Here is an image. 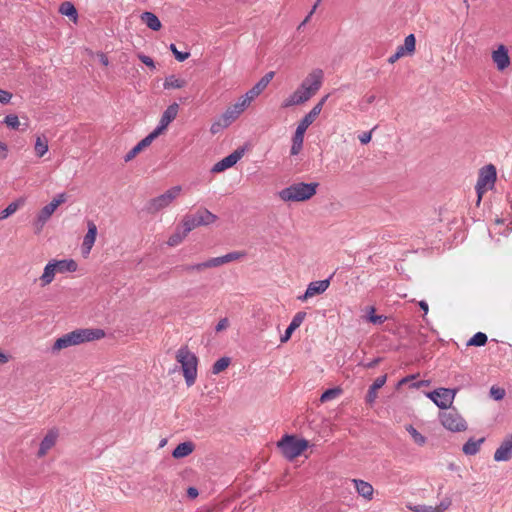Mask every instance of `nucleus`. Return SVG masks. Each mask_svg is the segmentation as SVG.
I'll list each match as a JSON object with an SVG mask.
<instances>
[{"instance_id":"f257e3e1","label":"nucleus","mask_w":512,"mask_h":512,"mask_svg":"<svg viewBox=\"0 0 512 512\" xmlns=\"http://www.w3.org/2000/svg\"><path fill=\"white\" fill-rule=\"evenodd\" d=\"M329 95H325L321 100L307 113L298 123L296 131L292 137L291 155H298L303 147L304 134L308 127L316 120L321 113L323 105L327 101Z\"/></svg>"},{"instance_id":"f03ea898","label":"nucleus","mask_w":512,"mask_h":512,"mask_svg":"<svg viewBox=\"0 0 512 512\" xmlns=\"http://www.w3.org/2000/svg\"><path fill=\"white\" fill-rule=\"evenodd\" d=\"M319 183H293L290 186L279 191V197L284 202H303L312 198L316 192Z\"/></svg>"},{"instance_id":"7ed1b4c3","label":"nucleus","mask_w":512,"mask_h":512,"mask_svg":"<svg viewBox=\"0 0 512 512\" xmlns=\"http://www.w3.org/2000/svg\"><path fill=\"white\" fill-rule=\"evenodd\" d=\"M176 361L181 364L186 385L192 386L197 378L198 358L188 346H181L175 355Z\"/></svg>"},{"instance_id":"20e7f679","label":"nucleus","mask_w":512,"mask_h":512,"mask_svg":"<svg viewBox=\"0 0 512 512\" xmlns=\"http://www.w3.org/2000/svg\"><path fill=\"white\" fill-rule=\"evenodd\" d=\"M309 442L305 439H298L294 435H284L277 446L281 453L288 460H293L308 447Z\"/></svg>"},{"instance_id":"39448f33","label":"nucleus","mask_w":512,"mask_h":512,"mask_svg":"<svg viewBox=\"0 0 512 512\" xmlns=\"http://www.w3.org/2000/svg\"><path fill=\"white\" fill-rule=\"evenodd\" d=\"M181 186H173L165 193L150 199L144 207V210L149 214H156L161 210L170 206V204L180 195Z\"/></svg>"},{"instance_id":"423d86ee","label":"nucleus","mask_w":512,"mask_h":512,"mask_svg":"<svg viewBox=\"0 0 512 512\" xmlns=\"http://www.w3.org/2000/svg\"><path fill=\"white\" fill-rule=\"evenodd\" d=\"M439 420L444 428L451 432H463L467 430V422L454 407L440 412Z\"/></svg>"},{"instance_id":"0eeeda50","label":"nucleus","mask_w":512,"mask_h":512,"mask_svg":"<svg viewBox=\"0 0 512 512\" xmlns=\"http://www.w3.org/2000/svg\"><path fill=\"white\" fill-rule=\"evenodd\" d=\"M456 393L457 389L438 388L429 392L427 396L435 403L437 407L442 410H447L451 408Z\"/></svg>"},{"instance_id":"6e6552de","label":"nucleus","mask_w":512,"mask_h":512,"mask_svg":"<svg viewBox=\"0 0 512 512\" xmlns=\"http://www.w3.org/2000/svg\"><path fill=\"white\" fill-rule=\"evenodd\" d=\"M75 345H79L85 342L99 340L105 337L103 329L99 328H82L76 329L70 332Z\"/></svg>"},{"instance_id":"1a4fd4ad","label":"nucleus","mask_w":512,"mask_h":512,"mask_svg":"<svg viewBox=\"0 0 512 512\" xmlns=\"http://www.w3.org/2000/svg\"><path fill=\"white\" fill-rule=\"evenodd\" d=\"M323 71L321 69H314L307 77L301 82L300 88L308 93L309 97L314 96L322 86Z\"/></svg>"},{"instance_id":"9d476101","label":"nucleus","mask_w":512,"mask_h":512,"mask_svg":"<svg viewBox=\"0 0 512 512\" xmlns=\"http://www.w3.org/2000/svg\"><path fill=\"white\" fill-rule=\"evenodd\" d=\"M496 180V169L493 165H487L481 169L479 178L476 184V191L478 194V202L481 200L482 193L488 186H492Z\"/></svg>"},{"instance_id":"9b49d317","label":"nucleus","mask_w":512,"mask_h":512,"mask_svg":"<svg viewBox=\"0 0 512 512\" xmlns=\"http://www.w3.org/2000/svg\"><path fill=\"white\" fill-rule=\"evenodd\" d=\"M178 111L179 105L177 103L170 104L163 112L158 126L152 131V133L158 137L177 117Z\"/></svg>"},{"instance_id":"f8f14e48","label":"nucleus","mask_w":512,"mask_h":512,"mask_svg":"<svg viewBox=\"0 0 512 512\" xmlns=\"http://www.w3.org/2000/svg\"><path fill=\"white\" fill-rule=\"evenodd\" d=\"M244 149H237L222 160L215 163L211 169L212 173H220L232 166H234L243 156Z\"/></svg>"},{"instance_id":"ddd939ff","label":"nucleus","mask_w":512,"mask_h":512,"mask_svg":"<svg viewBox=\"0 0 512 512\" xmlns=\"http://www.w3.org/2000/svg\"><path fill=\"white\" fill-rule=\"evenodd\" d=\"M332 276L333 275L325 280L313 281L309 283L305 293L302 296H299L298 299L300 301H306L308 298L324 293L330 285Z\"/></svg>"},{"instance_id":"4468645a","label":"nucleus","mask_w":512,"mask_h":512,"mask_svg":"<svg viewBox=\"0 0 512 512\" xmlns=\"http://www.w3.org/2000/svg\"><path fill=\"white\" fill-rule=\"evenodd\" d=\"M496 462H506L512 459V434L505 437L494 453Z\"/></svg>"},{"instance_id":"2eb2a0df","label":"nucleus","mask_w":512,"mask_h":512,"mask_svg":"<svg viewBox=\"0 0 512 512\" xmlns=\"http://www.w3.org/2000/svg\"><path fill=\"white\" fill-rule=\"evenodd\" d=\"M311 97L303 89L298 87L291 95L283 100L281 107L286 109L292 106L301 105L307 102Z\"/></svg>"},{"instance_id":"dca6fc26","label":"nucleus","mask_w":512,"mask_h":512,"mask_svg":"<svg viewBox=\"0 0 512 512\" xmlns=\"http://www.w3.org/2000/svg\"><path fill=\"white\" fill-rule=\"evenodd\" d=\"M58 430L53 428L50 429L40 443L37 456L39 458L44 457L47 452L56 444L58 438Z\"/></svg>"},{"instance_id":"f3484780","label":"nucleus","mask_w":512,"mask_h":512,"mask_svg":"<svg viewBox=\"0 0 512 512\" xmlns=\"http://www.w3.org/2000/svg\"><path fill=\"white\" fill-rule=\"evenodd\" d=\"M87 228L88 230L82 243V253L84 255L90 253L97 236V226L93 221H88Z\"/></svg>"},{"instance_id":"a211bd4d","label":"nucleus","mask_w":512,"mask_h":512,"mask_svg":"<svg viewBox=\"0 0 512 512\" xmlns=\"http://www.w3.org/2000/svg\"><path fill=\"white\" fill-rule=\"evenodd\" d=\"M492 59L496 64L498 70L503 71L510 64V58L508 55V50L504 45H500L497 50L493 51Z\"/></svg>"},{"instance_id":"6ab92c4d","label":"nucleus","mask_w":512,"mask_h":512,"mask_svg":"<svg viewBox=\"0 0 512 512\" xmlns=\"http://www.w3.org/2000/svg\"><path fill=\"white\" fill-rule=\"evenodd\" d=\"M157 136L154 135V133L148 134L145 138H143L137 145H135L125 156L124 161L129 162L133 158L136 157L137 154H139L142 150L147 148L151 145L154 139H156Z\"/></svg>"},{"instance_id":"aec40b11","label":"nucleus","mask_w":512,"mask_h":512,"mask_svg":"<svg viewBox=\"0 0 512 512\" xmlns=\"http://www.w3.org/2000/svg\"><path fill=\"white\" fill-rule=\"evenodd\" d=\"M351 481L354 484L356 492L359 496L368 501L373 499L374 488L369 482L361 479H352Z\"/></svg>"},{"instance_id":"412c9836","label":"nucleus","mask_w":512,"mask_h":512,"mask_svg":"<svg viewBox=\"0 0 512 512\" xmlns=\"http://www.w3.org/2000/svg\"><path fill=\"white\" fill-rule=\"evenodd\" d=\"M196 220V224L198 226H205L212 224L216 221L217 216L211 213L207 209H199L196 213L193 214Z\"/></svg>"},{"instance_id":"4be33fe9","label":"nucleus","mask_w":512,"mask_h":512,"mask_svg":"<svg viewBox=\"0 0 512 512\" xmlns=\"http://www.w3.org/2000/svg\"><path fill=\"white\" fill-rule=\"evenodd\" d=\"M484 442H485L484 437L479 438L477 440L474 439L473 437L469 438L467 440V442L463 445L462 451L465 455H468V456L476 455L480 451V447Z\"/></svg>"},{"instance_id":"5701e85b","label":"nucleus","mask_w":512,"mask_h":512,"mask_svg":"<svg viewBox=\"0 0 512 512\" xmlns=\"http://www.w3.org/2000/svg\"><path fill=\"white\" fill-rule=\"evenodd\" d=\"M387 380V375H382L377 377L373 384L369 387L368 393L366 395V401L368 403H373L377 398V390L382 388Z\"/></svg>"},{"instance_id":"b1692460","label":"nucleus","mask_w":512,"mask_h":512,"mask_svg":"<svg viewBox=\"0 0 512 512\" xmlns=\"http://www.w3.org/2000/svg\"><path fill=\"white\" fill-rule=\"evenodd\" d=\"M244 255L245 254L243 252L234 251L220 257L211 258L212 267H218L223 264L236 261L242 258Z\"/></svg>"},{"instance_id":"393cba45","label":"nucleus","mask_w":512,"mask_h":512,"mask_svg":"<svg viewBox=\"0 0 512 512\" xmlns=\"http://www.w3.org/2000/svg\"><path fill=\"white\" fill-rule=\"evenodd\" d=\"M58 273L75 272L77 263L73 259L53 260Z\"/></svg>"},{"instance_id":"a878e982","label":"nucleus","mask_w":512,"mask_h":512,"mask_svg":"<svg viewBox=\"0 0 512 512\" xmlns=\"http://www.w3.org/2000/svg\"><path fill=\"white\" fill-rule=\"evenodd\" d=\"M194 450V444L190 441L182 442L176 446L172 452V456L176 459L184 458L190 455Z\"/></svg>"},{"instance_id":"bb28decb","label":"nucleus","mask_w":512,"mask_h":512,"mask_svg":"<svg viewBox=\"0 0 512 512\" xmlns=\"http://www.w3.org/2000/svg\"><path fill=\"white\" fill-rule=\"evenodd\" d=\"M141 20L153 31H158L161 28V22L159 18L152 12H143L141 14Z\"/></svg>"},{"instance_id":"cd10ccee","label":"nucleus","mask_w":512,"mask_h":512,"mask_svg":"<svg viewBox=\"0 0 512 512\" xmlns=\"http://www.w3.org/2000/svg\"><path fill=\"white\" fill-rule=\"evenodd\" d=\"M56 273H57V269L54 265V262L50 261L49 263H47L44 268L43 274L40 277L41 286L44 287V286L50 284L54 280Z\"/></svg>"},{"instance_id":"c85d7f7f","label":"nucleus","mask_w":512,"mask_h":512,"mask_svg":"<svg viewBox=\"0 0 512 512\" xmlns=\"http://www.w3.org/2000/svg\"><path fill=\"white\" fill-rule=\"evenodd\" d=\"M187 84L186 80L177 78L174 75H170L165 78V81L163 83L164 89H180L185 87Z\"/></svg>"},{"instance_id":"c756f323","label":"nucleus","mask_w":512,"mask_h":512,"mask_svg":"<svg viewBox=\"0 0 512 512\" xmlns=\"http://www.w3.org/2000/svg\"><path fill=\"white\" fill-rule=\"evenodd\" d=\"M70 346H75V343L73 341V338L69 333L63 335L62 337L58 338L53 347H52V350L53 351H59L61 349H64V348H67V347H70Z\"/></svg>"},{"instance_id":"7c9ffc66","label":"nucleus","mask_w":512,"mask_h":512,"mask_svg":"<svg viewBox=\"0 0 512 512\" xmlns=\"http://www.w3.org/2000/svg\"><path fill=\"white\" fill-rule=\"evenodd\" d=\"M23 204V199H18L16 201L11 202L4 210L0 212V221L14 214Z\"/></svg>"},{"instance_id":"2f4dec72","label":"nucleus","mask_w":512,"mask_h":512,"mask_svg":"<svg viewBox=\"0 0 512 512\" xmlns=\"http://www.w3.org/2000/svg\"><path fill=\"white\" fill-rule=\"evenodd\" d=\"M208 268H213L211 259H208L207 261H204L202 263L185 264V265L180 266V269L185 272H192V271L201 272L204 269H208Z\"/></svg>"},{"instance_id":"473e14b6","label":"nucleus","mask_w":512,"mask_h":512,"mask_svg":"<svg viewBox=\"0 0 512 512\" xmlns=\"http://www.w3.org/2000/svg\"><path fill=\"white\" fill-rule=\"evenodd\" d=\"M56 208L53 207L51 203L45 205L37 216H39L40 228H43L47 220L51 217V215L55 212Z\"/></svg>"},{"instance_id":"72a5a7b5","label":"nucleus","mask_w":512,"mask_h":512,"mask_svg":"<svg viewBox=\"0 0 512 512\" xmlns=\"http://www.w3.org/2000/svg\"><path fill=\"white\" fill-rule=\"evenodd\" d=\"M35 153L38 157H43L48 151V141L45 136H38L35 142Z\"/></svg>"},{"instance_id":"f704fd0d","label":"nucleus","mask_w":512,"mask_h":512,"mask_svg":"<svg viewBox=\"0 0 512 512\" xmlns=\"http://www.w3.org/2000/svg\"><path fill=\"white\" fill-rule=\"evenodd\" d=\"M239 116L240 113L233 106H231L222 114L221 121L224 122V126H229Z\"/></svg>"},{"instance_id":"c9c22d12","label":"nucleus","mask_w":512,"mask_h":512,"mask_svg":"<svg viewBox=\"0 0 512 512\" xmlns=\"http://www.w3.org/2000/svg\"><path fill=\"white\" fill-rule=\"evenodd\" d=\"M59 12L73 20H76L78 16L77 10L71 2H63L59 8Z\"/></svg>"},{"instance_id":"e433bc0d","label":"nucleus","mask_w":512,"mask_h":512,"mask_svg":"<svg viewBox=\"0 0 512 512\" xmlns=\"http://www.w3.org/2000/svg\"><path fill=\"white\" fill-rule=\"evenodd\" d=\"M488 337L483 332L475 333L467 342V346L481 347L487 343Z\"/></svg>"},{"instance_id":"4c0bfd02","label":"nucleus","mask_w":512,"mask_h":512,"mask_svg":"<svg viewBox=\"0 0 512 512\" xmlns=\"http://www.w3.org/2000/svg\"><path fill=\"white\" fill-rule=\"evenodd\" d=\"M231 359L229 357H221L212 366V373L219 374L230 365Z\"/></svg>"},{"instance_id":"58836bf2","label":"nucleus","mask_w":512,"mask_h":512,"mask_svg":"<svg viewBox=\"0 0 512 512\" xmlns=\"http://www.w3.org/2000/svg\"><path fill=\"white\" fill-rule=\"evenodd\" d=\"M342 393V390L339 387L330 388L324 391L320 397V401L322 403L328 402L337 398Z\"/></svg>"},{"instance_id":"ea45409f","label":"nucleus","mask_w":512,"mask_h":512,"mask_svg":"<svg viewBox=\"0 0 512 512\" xmlns=\"http://www.w3.org/2000/svg\"><path fill=\"white\" fill-rule=\"evenodd\" d=\"M182 226H183V231H184V234H189V232H191L193 229H195L196 227H198V225L196 224V220H195V217L193 214L191 215H186L183 220H182Z\"/></svg>"},{"instance_id":"a19ab883","label":"nucleus","mask_w":512,"mask_h":512,"mask_svg":"<svg viewBox=\"0 0 512 512\" xmlns=\"http://www.w3.org/2000/svg\"><path fill=\"white\" fill-rule=\"evenodd\" d=\"M253 100L245 93L242 95L233 107L241 114L250 105Z\"/></svg>"},{"instance_id":"79ce46f5","label":"nucleus","mask_w":512,"mask_h":512,"mask_svg":"<svg viewBox=\"0 0 512 512\" xmlns=\"http://www.w3.org/2000/svg\"><path fill=\"white\" fill-rule=\"evenodd\" d=\"M266 87L267 86L264 85V82L259 80L250 90L246 92V94L250 97V99L254 100L266 89Z\"/></svg>"},{"instance_id":"37998d69","label":"nucleus","mask_w":512,"mask_h":512,"mask_svg":"<svg viewBox=\"0 0 512 512\" xmlns=\"http://www.w3.org/2000/svg\"><path fill=\"white\" fill-rule=\"evenodd\" d=\"M186 236H187V234H184V231L181 232V231L177 230L175 233H173L169 237L167 244L171 247L177 246L184 240V238Z\"/></svg>"},{"instance_id":"c03bdc74","label":"nucleus","mask_w":512,"mask_h":512,"mask_svg":"<svg viewBox=\"0 0 512 512\" xmlns=\"http://www.w3.org/2000/svg\"><path fill=\"white\" fill-rule=\"evenodd\" d=\"M407 430L416 444L422 446L426 443V437L418 432L413 426L410 425Z\"/></svg>"},{"instance_id":"a18cd8bd","label":"nucleus","mask_w":512,"mask_h":512,"mask_svg":"<svg viewBox=\"0 0 512 512\" xmlns=\"http://www.w3.org/2000/svg\"><path fill=\"white\" fill-rule=\"evenodd\" d=\"M415 45H416V38H415L414 34H409L408 36L405 37L403 46H404V49L406 51H408L409 55L414 53Z\"/></svg>"},{"instance_id":"49530a36","label":"nucleus","mask_w":512,"mask_h":512,"mask_svg":"<svg viewBox=\"0 0 512 512\" xmlns=\"http://www.w3.org/2000/svg\"><path fill=\"white\" fill-rule=\"evenodd\" d=\"M305 318H306V312H303V311L297 312L289 324L290 328L296 330L298 327H300V325L303 323Z\"/></svg>"},{"instance_id":"de8ad7c7","label":"nucleus","mask_w":512,"mask_h":512,"mask_svg":"<svg viewBox=\"0 0 512 512\" xmlns=\"http://www.w3.org/2000/svg\"><path fill=\"white\" fill-rule=\"evenodd\" d=\"M4 123L9 127V128H12V129H19V126H20V122H19V118L17 115L15 114H9L7 115L5 118H4Z\"/></svg>"},{"instance_id":"09e8293b","label":"nucleus","mask_w":512,"mask_h":512,"mask_svg":"<svg viewBox=\"0 0 512 512\" xmlns=\"http://www.w3.org/2000/svg\"><path fill=\"white\" fill-rule=\"evenodd\" d=\"M169 49L171 50V52L173 53V55L175 56V58L179 61V62H183L185 61L186 59L189 58L190 56V53L189 52H181V51H178L177 47L175 44H170L169 46Z\"/></svg>"},{"instance_id":"8fccbe9b","label":"nucleus","mask_w":512,"mask_h":512,"mask_svg":"<svg viewBox=\"0 0 512 512\" xmlns=\"http://www.w3.org/2000/svg\"><path fill=\"white\" fill-rule=\"evenodd\" d=\"M490 396L496 401L502 400L505 396V390L500 387L492 386L490 389Z\"/></svg>"},{"instance_id":"3c124183","label":"nucleus","mask_w":512,"mask_h":512,"mask_svg":"<svg viewBox=\"0 0 512 512\" xmlns=\"http://www.w3.org/2000/svg\"><path fill=\"white\" fill-rule=\"evenodd\" d=\"M227 126H224V122L221 121V118L215 122L212 123L210 127V131L212 134L219 133L222 129L226 128Z\"/></svg>"},{"instance_id":"603ef678","label":"nucleus","mask_w":512,"mask_h":512,"mask_svg":"<svg viewBox=\"0 0 512 512\" xmlns=\"http://www.w3.org/2000/svg\"><path fill=\"white\" fill-rule=\"evenodd\" d=\"M138 59L143 63L145 64L146 66L154 69L155 68V63L153 61V59L147 55H144V54H139L138 55Z\"/></svg>"},{"instance_id":"864d4df0","label":"nucleus","mask_w":512,"mask_h":512,"mask_svg":"<svg viewBox=\"0 0 512 512\" xmlns=\"http://www.w3.org/2000/svg\"><path fill=\"white\" fill-rule=\"evenodd\" d=\"M450 504H451L450 500L442 501L440 503V505L435 507V508L429 507V509L431 511H428V512H443V511H445L450 506Z\"/></svg>"},{"instance_id":"5fc2aeb1","label":"nucleus","mask_w":512,"mask_h":512,"mask_svg":"<svg viewBox=\"0 0 512 512\" xmlns=\"http://www.w3.org/2000/svg\"><path fill=\"white\" fill-rule=\"evenodd\" d=\"M66 201V195L64 193L58 194L50 203L57 209L59 205Z\"/></svg>"},{"instance_id":"6e6d98bb","label":"nucleus","mask_w":512,"mask_h":512,"mask_svg":"<svg viewBox=\"0 0 512 512\" xmlns=\"http://www.w3.org/2000/svg\"><path fill=\"white\" fill-rule=\"evenodd\" d=\"M229 326V320L228 318H222L215 326L216 332H221L225 330Z\"/></svg>"},{"instance_id":"4d7b16f0","label":"nucleus","mask_w":512,"mask_h":512,"mask_svg":"<svg viewBox=\"0 0 512 512\" xmlns=\"http://www.w3.org/2000/svg\"><path fill=\"white\" fill-rule=\"evenodd\" d=\"M12 94L8 91L0 89V103L7 104L10 102Z\"/></svg>"},{"instance_id":"13d9d810","label":"nucleus","mask_w":512,"mask_h":512,"mask_svg":"<svg viewBox=\"0 0 512 512\" xmlns=\"http://www.w3.org/2000/svg\"><path fill=\"white\" fill-rule=\"evenodd\" d=\"M386 319L387 318L384 315L368 316V320L373 324H382Z\"/></svg>"},{"instance_id":"bf43d9fd","label":"nucleus","mask_w":512,"mask_h":512,"mask_svg":"<svg viewBox=\"0 0 512 512\" xmlns=\"http://www.w3.org/2000/svg\"><path fill=\"white\" fill-rule=\"evenodd\" d=\"M294 331L295 329H291L290 326L288 325L287 329L285 330V333L280 338L281 343L287 342L291 338V335Z\"/></svg>"},{"instance_id":"052dcab7","label":"nucleus","mask_w":512,"mask_h":512,"mask_svg":"<svg viewBox=\"0 0 512 512\" xmlns=\"http://www.w3.org/2000/svg\"><path fill=\"white\" fill-rule=\"evenodd\" d=\"M275 75L274 71L266 73L260 80L264 82V85L268 86Z\"/></svg>"},{"instance_id":"680f3d73","label":"nucleus","mask_w":512,"mask_h":512,"mask_svg":"<svg viewBox=\"0 0 512 512\" xmlns=\"http://www.w3.org/2000/svg\"><path fill=\"white\" fill-rule=\"evenodd\" d=\"M317 6H318V3H315L314 6L312 7L311 11L309 12V14L306 16V18L298 26V29H301L309 21L310 17L315 12Z\"/></svg>"},{"instance_id":"e2e57ef3","label":"nucleus","mask_w":512,"mask_h":512,"mask_svg":"<svg viewBox=\"0 0 512 512\" xmlns=\"http://www.w3.org/2000/svg\"><path fill=\"white\" fill-rule=\"evenodd\" d=\"M199 495V492H198V489L195 488V487H189L187 489V496L190 498V499H194L196 498L197 496Z\"/></svg>"},{"instance_id":"0e129e2a","label":"nucleus","mask_w":512,"mask_h":512,"mask_svg":"<svg viewBox=\"0 0 512 512\" xmlns=\"http://www.w3.org/2000/svg\"><path fill=\"white\" fill-rule=\"evenodd\" d=\"M380 361H381V358H375L372 361L363 364V366L365 368L371 369V368L376 367L380 363Z\"/></svg>"},{"instance_id":"69168bd1","label":"nucleus","mask_w":512,"mask_h":512,"mask_svg":"<svg viewBox=\"0 0 512 512\" xmlns=\"http://www.w3.org/2000/svg\"><path fill=\"white\" fill-rule=\"evenodd\" d=\"M359 140L362 144H367L371 140V134L370 133H364L359 137Z\"/></svg>"},{"instance_id":"338daca9","label":"nucleus","mask_w":512,"mask_h":512,"mask_svg":"<svg viewBox=\"0 0 512 512\" xmlns=\"http://www.w3.org/2000/svg\"><path fill=\"white\" fill-rule=\"evenodd\" d=\"M98 57H99V60H100L102 65H104V66H108L109 65V59L106 56V54L100 53V54H98Z\"/></svg>"},{"instance_id":"774afa93","label":"nucleus","mask_w":512,"mask_h":512,"mask_svg":"<svg viewBox=\"0 0 512 512\" xmlns=\"http://www.w3.org/2000/svg\"><path fill=\"white\" fill-rule=\"evenodd\" d=\"M396 53H397V56L399 55L400 58L403 57L404 55L408 54V51H406L404 49V46L403 45H400L397 47V50H396Z\"/></svg>"}]
</instances>
